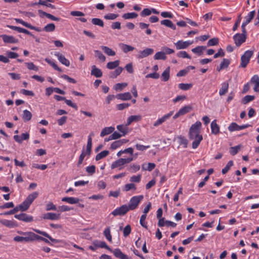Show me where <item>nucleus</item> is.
<instances>
[{
	"instance_id": "052dcab7",
	"label": "nucleus",
	"mask_w": 259,
	"mask_h": 259,
	"mask_svg": "<svg viewBox=\"0 0 259 259\" xmlns=\"http://www.w3.org/2000/svg\"><path fill=\"white\" fill-rule=\"evenodd\" d=\"M202 136L199 134H195V148L199 145L200 142L202 140Z\"/></svg>"
},
{
	"instance_id": "3c124183",
	"label": "nucleus",
	"mask_w": 259,
	"mask_h": 259,
	"mask_svg": "<svg viewBox=\"0 0 259 259\" xmlns=\"http://www.w3.org/2000/svg\"><path fill=\"white\" fill-rule=\"evenodd\" d=\"M92 23L95 25H98L100 27H103L104 26V22L103 21L99 19V18H93L92 19Z\"/></svg>"
},
{
	"instance_id": "f3484780",
	"label": "nucleus",
	"mask_w": 259,
	"mask_h": 259,
	"mask_svg": "<svg viewBox=\"0 0 259 259\" xmlns=\"http://www.w3.org/2000/svg\"><path fill=\"white\" fill-rule=\"evenodd\" d=\"M95 136L94 132H91L88 136L87 143V153L91 154L92 147V137Z\"/></svg>"
},
{
	"instance_id": "6e6552de",
	"label": "nucleus",
	"mask_w": 259,
	"mask_h": 259,
	"mask_svg": "<svg viewBox=\"0 0 259 259\" xmlns=\"http://www.w3.org/2000/svg\"><path fill=\"white\" fill-rule=\"evenodd\" d=\"M193 41H182L179 40L175 44L176 49L177 50L184 49L188 47L190 45L192 44Z\"/></svg>"
},
{
	"instance_id": "4468645a",
	"label": "nucleus",
	"mask_w": 259,
	"mask_h": 259,
	"mask_svg": "<svg viewBox=\"0 0 259 259\" xmlns=\"http://www.w3.org/2000/svg\"><path fill=\"white\" fill-rule=\"evenodd\" d=\"M124 164L123 158H119L112 163L111 168L113 169L115 168L119 167V169L120 170L122 168V166Z\"/></svg>"
},
{
	"instance_id": "5701e85b",
	"label": "nucleus",
	"mask_w": 259,
	"mask_h": 259,
	"mask_svg": "<svg viewBox=\"0 0 259 259\" xmlns=\"http://www.w3.org/2000/svg\"><path fill=\"white\" fill-rule=\"evenodd\" d=\"M171 115V114L165 115L161 118L158 119L156 121H155L153 125L154 126H157L161 124L163 122H164L165 121H166L167 119H168L170 117Z\"/></svg>"
},
{
	"instance_id": "412c9836",
	"label": "nucleus",
	"mask_w": 259,
	"mask_h": 259,
	"mask_svg": "<svg viewBox=\"0 0 259 259\" xmlns=\"http://www.w3.org/2000/svg\"><path fill=\"white\" fill-rule=\"evenodd\" d=\"M114 130V127L112 126L105 127L102 130L100 134V136L103 137L106 135L110 134L113 133Z\"/></svg>"
},
{
	"instance_id": "de8ad7c7",
	"label": "nucleus",
	"mask_w": 259,
	"mask_h": 259,
	"mask_svg": "<svg viewBox=\"0 0 259 259\" xmlns=\"http://www.w3.org/2000/svg\"><path fill=\"white\" fill-rule=\"evenodd\" d=\"M86 155H90L87 153V148L86 149L85 151L84 150H83L82 151L79 157L78 161L77 163V166H79L82 163L84 158Z\"/></svg>"
},
{
	"instance_id": "8fccbe9b",
	"label": "nucleus",
	"mask_w": 259,
	"mask_h": 259,
	"mask_svg": "<svg viewBox=\"0 0 259 259\" xmlns=\"http://www.w3.org/2000/svg\"><path fill=\"white\" fill-rule=\"evenodd\" d=\"M255 98L254 96L247 95L245 96L242 100V103L244 104H246L249 102L253 100Z\"/></svg>"
},
{
	"instance_id": "ddd939ff",
	"label": "nucleus",
	"mask_w": 259,
	"mask_h": 259,
	"mask_svg": "<svg viewBox=\"0 0 259 259\" xmlns=\"http://www.w3.org/2000/svg\"><path fill=\"white\" fill-rule=\"evenodd\" d=\"M116 98L122 101H127L131 100L132 96L130 93L126 92L124 93L118 94L116 95Z\"/></svg>"
},
{
	"instance_id": "c03bdc74",
	"label": "nucleus",
	"mask_w": 259,
	"mask_h": 259,
	"mask_svg": "<svg viewBox=\"0 0 259 259\" xmlns=\"http://www.w3.org/2000/svg\"><path fill=\"white\" fill-rule=\"evenodd\" d=\"M94 53L95 57L98 58L102 62H105L106 60L105 56L102 53V52L99 50H95Z\"/></svg>"
},
{
	"instance_id": "c9c22d12",
	"label": "nucleus",
	"mask_w": 259,
	"mask_h": 259,
	"mask_svg": "<svg viewBox=\"0 0 259 259\" xmlns=\"http://www.w3.org/2000/svg\"><path fill=\"white\" fill-rule=\"evenodd\" d=\"M141 118V117L140 115H132L128 118L126 125H130L133 121H138L140 120Z\"/></svg>"
},
{
	"instance_id": "20e7f679",
	"label": "nucleus",
	"mask_w": 259,
	"mask_h": 259,
	"mask_svg": "<svg viewBox=\"0 0 259 259\" xmlns=\"http://www.w3.org/2000/svg\"><path fill=\"white\" fill-rule=\"evenodd\" d=\"M129 209L127 207V205H122L120 207H118L114 209L112 212L111 214L114 216L117 215H125L128 211Z\"/></svg>"
},
{
	"instance_id": "aec40b11",
	"label": "nucleus",
	"mask_w": 259,
	"mask_h": 259,
	"mask_svg": "<svg viewBox=\"0 0 259 259\" xmlns=\"http://www.w3.org/2000/svg\"><path fill=\"white\" fill-rule=\"evenodd\" d=\"M211 133L214 135H217L220 132V127L217 124L215 120H214L211 123Z\"/></svg>"
},
{
	"instance_id": "7c9ffc66",
	"label": "nucleus",
	"mask_w": 259,
	"mask_h": 259,
	"mask_svg": "<svg viewBox=\"0 0 259 259\" xmlns=\"http://www.w3.org/2000/svg\"><path fill=\"white\" fill-rule=\"evenodd\" d=\"M123 70L122 67H117L115 71H112L110 73L109 76L110 78H114L119 75Z\"/></svg>"
},
{
	"instance_id": "0e129e2a",
	"label": "nucleus",
	"mask_w": 259,
	"mask_h": 259,
	"mask_svg": "<svg viewBox=\"0 0 259 259\" xmlns=\"http://www.w3.org/2000/svg\"><path fill=\"white\" fill-rule=\"evenodd\" d=\"M219 43V39L218 38H213L209 39L207 42L208 46H213L217 45Z\"/></svg>"
},
{
	"instance_id": "79ce46f5",
	"label": "nucleus",
	"mask_w": 259,
	"mask_h": 259,
	"mask_svg": "<svg viewBox=\"0 0 259 259\" xmlns=\"http://www.w3.org/2000/svg\"><path fill=\"white\" fill-rule=\"evenodd\" d=\"M138 17V14L136 13H127L122 15V18L124 19H130L136 18Z\"/></svg>"
},
{
	"instance_id": "680f3d73",
	"label": "nucleus",
	"mask_w": 259,
	"mask_h": 259,
	"mask_svg": "<svg viewBox=\"0 0 259 259\" xmlns=\"http://www.w3.org/2000/svg\"><path fill=\"white\" fill-rule=\"evenodd\" d=\"M131 227L130 225H126L123 229V236L124 237L128 236L131 232Z\"/></svg>"
},
{
	"instance_id": "338daca9",
	"label": "nucleus",
	"mask_w": 259,
	"mask_h": 259,
	"mask_svg": "<svg viewBox=\"0 0 259 259\" xmlns=\"http://www.w3.org/2000/svg\"><path fill=\"white\" fill-rule=\"evenodd\" d=\"M152 11L151 10L148 8H145L141 12L140 15L142 17H145L150 15Z\"/></svg>"
},
{
	"instance_id": "f03ea898",
	"label": "nucleus",
	"mask_w": 259,
	"mask_h": 259,
	"mask_svg": "<svg viewBox=\"0 0 259 259\" xmlns=\"http://www.w3.org/2000/svg\"><path fill=\"white\" fill-rule=\"evenodd\" d=\"M253 54V52L252 51L248 50L245 51L241 57V63L239 67L245 68L249 63L250 59Z\"/></svg>"
},
{
	"instance_id": "2f4dec72",
	"label": "nucleus",
	"mask_w": 259,
	"mask_h": 259,
	"mask_svg": "<svg viewBox=\"0 0 259 259\" xmlns=\"http://www.w3.org/2000/svg\"><path fill=\"white\" fill-rule=\"evenodd\" d=\"M0 223H1L5 226L9 228H13L16 226L15 222L10 220H2L0 221Z\"/></svg>"
},
{
	"instance_id": "603ef678",
	"label": "nucleus",
	"mask_w": 259,
	"mask_h": 259,
	"mask_svg": "<svg viewBox=\"0 0 259 259\" xmlns=\"http://www.w3.org/2000/svg\"><path fill=\"white\" fill-rule=\"evenodd\" d=\"M233 161L232 160L229 161L225 167L222 169V172L223 174H226L230 169V167L233 166Z\"/></svg>"
},
{
	"instance_id": "ea45409f",
	"label": "nucleus",
	"mask_w": 259,
	"mask_h": 259,
	"mask_svg": "<svg viewBox=\"0 0 259 259\" xmlns=\"http://www.w3.org/2000/svg\"><path fill=\"white\" fill-rule=\"evenodd\" d=\"M154 58L155 60H165L166 58V56L165 54V53L163 52H158L156 53L154 56Z\"/></svg>"
},
{
	"instance_id": "dca6fc26",
	"label": "nucleus",
	"mask_w": 259,
	"mask_h": 259,
	"mask_svg": "<svg viewBox=\"0 0 259 259\" xmlns=\"http://www.w3.org/2000/svg\"><path fill=\"white\" fill-rule=\"evenodd\" d=\"M114 255L119 259H130L126 255L123 253L119 248L115 249L112 250Z\"/></svg>"
},
{
	"instance_id": "bb28decb",
	"label": "nucleus",
	"mask_w": 259,
	"mask_h": 259,
	"mask_svg": "<svg viewBox=\"0 0 259 259\" xmlns=\"http://www.w3.org/2000/svg\"><path fill=\"white\" fill-rule=\"evenodd\" d=\"M229 83L227 82H224L222 84V87L219 91V94L221 96L226 94L228 90Z\"/></svg>"
},
{
	"instance_id": "774afa93",
	"label": "nucleus",
	"mask_w": 259,
	"mask_h": 259,
	"mask_svg": "<svg viewBox=\"0 0 259 259\" xmlns=\"http://www.w3.org/2000/svg\"><path fill=\"white\" fill-rule=\"evenodd\" d=\"M121 142L120 141H119V140L115 141L111 144L110 146V148L113 150H115L121 146Z\"/></svg>"
},
{
	"instance_id": "c85d7f7f",
	"label": "nucleus",
	"mask_w": 259,
	"mask_h": 259,
	"mask_svg": "<svg viewBox=\"0 0 259 259\" xmlns=\"http://www.w3.org/2000/svg\"><path fill=\"white\" fill-rule=\"evenodd\" d=\"M38 195V193L37 192H33L32 193L29 194L27 198H26L25 200L28 202V203L30 204H31L32 202L34 201V200L37 197Z\"/></svg>"
},
{
	"instance_id": "58836bf2",
	"label": "nucleus",
	"mask_w": 259,
	"mask_h": 259,
	"mask_svg": "<svg viewBox=\"0 0 259 259\" xmlns=\"http://www.w3.org/2000/svg\"><path fill=\"white\" fill-rule=\"evenodd\" d=\"M109 153L108 150H104L100 153H98L95 158L96 160L98 161L105 157H106Z\"/></svg>"
},
{
	"instance_id": "4c0bfd02",
	"label": "nucleus",
	"mask_w": 259,
	"mask_h": 259,
	"mask_svg": "<svg viewBox=\"0 0 259 259\" xmlns=\"http://www.w3.org/2000/svg\"><path fill=\"white\" fill-rule=\"evenodd\" d=\"M137 189L136 186L135 184L132 183L130 184H127L124 185L123 188V191L127 192L130 190H136Z\"/></svg>"
},
{
	"instance_id": "0eeeda50",
	"label": "nucleus",
	"mask_w": 259,
	"mask_h": 259,
	"mask_svg": "<svg viewBox=\"0 0 259 259\" xmlns=\"http://www.w3.org/2000/svg\"><path fill=\"white\" fill-rule=\"evenodd\" d=\"M250 125L248 124H243L242 125H238L235 122L231 123L228 127V130L230 132H233L235 131H240L246 128L249 127Z\"/></svg>"
},
{
	"instance_id": "39448f33",
	"label": "nucleus",
	"mask_w": 259,
	"mask_h": 259,
	"mask_svg": "<svg viewBox=\"0 0 259 259\" xmlns=\"http://www.w3.org/2000/svg\"><path fill=\"white\" fill-rule=\"evenodd\" d=\"M247 35L241 34L236 33L233 36V39L237 47L240 46L246 40Z\"/></svg>"
},
{
	"instance_id": "72a5a7b5",
	"label": "nucleus",
	"mask_w": 259,
	"mask_h": 259,
	"mask_svg": "<svg viewBox=\"0 0 259 259\" xmlns=\"http://www.w3.org/2000/svg\"><path fill=\"white\" fill-rule=\"evenodd\" d=\"M177 139L180 145H183L184 148L187 147L188 144V140L186 138L182 136H179L177 137Z\"/></svg>"
},
{
	"instance_id": "e2e57ef3",
	"label": "nucleus",
	"mask_w": 259,
	"mask_h": 259,
	"mask_svg": "<svg viewBox=\"0 0 259 259\" xmlns=\"http://www.w3.org/2000/svg\"><path fill=\"white\" fill-rule=\"evenodd\" d=\"M206 49V47L205 46H198L195 47V54L200 55Z\"/></svg>"
},
{
	"instance_id": "a18cd8bd",
	"label": "nucleus",
	"mask_w": 259,
	"mask_h": 259,
	"mask_svg": "<svg viewBox=\"0 0 259 259\" xmlns=\"http://www.w3.org/2000/svg\"><path fill=\"white\" fill-rule=\"evenodd\" d=\"M45 61L46 62H47L49 64H50V65H51L53 68L56 70H58L59 71V72H62V70L59 68L57 64H56L54 62L51 61L50 59H49V58H46L45 59Z\"/></svg>"
},
{
	"instance_id": "cd10ccee",
	"label": "nucleus",
	"mask_w": 259,
	"mask_h": 259,
	"mask_svg": "<svg viewBox=\"0 0 259 259\" xmlns=\"http://www.w3.org/2000/svg\"><path fill=\"white\" fill-rule=\"evenodd\" d=\"M160 23L161 25H165V26L170 28L174 30L176 28V26L172 23V22L168 19H165L161 21Z\"/></svg>"
},
{
	"instance_id": "7ed1b4c3",
	"label": "nucleus",
	"mask_w": 259,
	"mask_h": 259,
	"mask_svg": "<svg viewBox=\"0 0 259 259\" xmlns=\"http://www.w3.org/2000/svg\"><path fill=\"white\" fill-rule=\"evenodd\" d=\"M143 195L133 196L130 200L129 204L127 205L129 210L135 209L140 202L143 199Z\"/></svg>"
},
{
	"instance_id": "4d7b16f0",
	"label": "nucleus",
	"mask_w": 259,
	"mask_h": 259,
	"mask_svg": "<svg viewBox=\"0 0 259 259\" xmlns=\"http://www.w3.org/2000/svg\"><path fill=\"white\" fill-rule=\"evenodd\" d=\"M25 64L29 70H35L36 71L38 70V67L35 66L32 62H26Z\"/></svg>"
},
{
	"instance_id": "a878e982",
	"label": "nucleus",
	"mask_w": 259,
	"mask_h": 259,
	"mask_svg": "<svg viewBox=\"0 0 259 259\" xmlns=\"http://www.w3.org/2000/svg\"><path fill=\"white\" fill-rule=\"evenodd\" d=\"M127 126L126 125H123L122 124L117 126V129L120 132L122 136H124L128 133V131Z\"/></svg>"
},
{
	"instance_id": "13d9d810",
	"label": "nucleus",
	"mask_w": 259,
	"mask_h": 259,
	"mask_svg": "<svg viewBox=\"0 0 259 259\" xmlns=\"http://www.w3.org/2000/svg\"><path fill=\"white\" fill-rule=\"evenodd\" d=\"M230 63V61L229 59H223L222 62L221 63V69H224L227 68Z\"/></svg>"
},
{
	"instance_id": "6ab92c4d",
	"label": "nucleus",
	"mask_w": 259,
	"mask_h": 259,
	"mask_svg": "<svg viewBox=\"0 0 259 259\" xmlns=\"http://www.w3.org/2000/svg\"><path fill=\"white\" fill-rule=\"evenodd\" d=\"M43 218L44 219L56 220L59 219V214L52 212H48L44 215Z\"/></svg>"
},
{
	"instance_id": "c756f323",
	"label": "nucleus",
	"mask_w": 259,
	"mask_h": 259,
	"mask_svg": "<svg viewBox=\"0 0 259 259\" xmlns=\"http://www.w3.org/2000/svg\"><path fill=\"white\" fill-rule=\"evenodd\" d=\"M194 69V66H188L185 69L181 70L179 72H178V73L177 74V76L178 77L184 76L188 73V72L189 71V70L190 69Z\"/></svg>"
},
{
	"instance_id": "bf43d9fd",
	"label": "nucleus",
	"mask_w": 259,
	"mask_h": 259,
	"mask_svg": "<svg viewBox=\"0 0 259 259\" xmlns=\"http://www.w3.org/2000/svg\"><path fill=\"white\" fill-rule=\"evenodd\" d=\"M118 17V14L110 13L107 15H105L104 16V19L106 20H115Z\"/></svg>"
},
{
	"instance_id": "4be33fe9",
	"label": "nucleus",
	"mask_w": 259,
	"mask_h": 259,
	"mask_svg": "<svg viewBox=\"0 0 259 259\" xmlns=\"http://www.w3.org/2000/svg\"><path fill=\"white\" fill-rule=\"evenodd\" d=\"M62 201L69 204H76L78 203L79 199L75 197H63L62 199Z\"/></svg>"
},
{
	"instance_id": "69168bd1",
	"label": "nucleus",
	"mask_w": 259,
	"mask_h": 259,
	"mask_svg": "<svg viewBox=\"0 0 259 259\" xmlns=\"http://www.w3.org/2000/svg\"><path fill=\"white\" fill-rule=\"evenodd\" d=\"M141 180V175L133 176L131 177L130 181L133 183H139Z\"/></svg>"
},
{
	"instance_id": "473e14b6",
	"label": "nucleus",
	"mask_w": 259,
	"mask_h": 259,
	"mask_svg": "<svg viewBox=\"0 0 259 259\" xmlns=\"http://www.w3.org/2000/svg\"><path fill=\"white\" fill-rule=\"evenodd\" d=\"M30 205V204L25 200L22 204L17 206L18 208L19 211L21 210L22 211H24L28 209Z\"/></svg>"
},
{
	"instance_id": "a19ab883",
	"label": "nucleus",
	"mask_w": 259,
	"mask_h": 259,
	"mask_svg": "<svg viewBox=\"0 0 259 259\" xmlns=\"http://www.w3.org/2000/svg\"><path fill=\"white\" fill-rule=\"evenodd\" d=\"M104 236L106 239L110 242H112V236L110 234V228L109 227L106 228L103 232Z\"/></svg>"
},
{
	"instance_id": "f257e3e1",
	"label": "nucleus",
	"mask_w": 259,
	"mask_h": 259,
	"mask_svg": "<svg viewBox=\"0 0 259 259\" xmlns=\"http://www.w3.org/2000/svg\"><path fill=\"white\" fill-rule=\"evenodd\" d=\"M27 235H23L22 236H16L14 238V240L17 242L28 243L34 241L35 233L31 232H27Z\"/></svg>"
},
{
	"instance_id": "49530a36",
	"label": "nucleus",
	"mask_w": 259,
	"mask_h": 259,
	"mask_svg": "<svg viewBox=\"0 0 259 259\" xmlns=\"http://www.w3.org/2000/svg\"><path fill=\"white\" fill-rule=\"evenodd\" d=\"M255 14V11H252L249 13V14L245 17V20L244 22L246 24H248L254 18Z\"/></svg>"
},
{
	"instance_id": "a211bd4d",
	"label": "nucleus",
	"mask_w": 259,
	"mask_h": 259,
	"mask_svg": "<svg viewBox=\"0 0 259 259\" xmlns=\"http://www.w3.org/2000/svg\"><path fill=\"white\" fill-rule=\"evenodd\" d=\"M91 75L96 77H101L102 76V72L101 69L96 67L95 65L92 67Z\"/></svg>"
},
{
	"instance_id": "1a4fd4ad",
	"label": "nucleus",
	"mask_w": 259,
	"mask_h": 259,
	"mask_svg": "<svg viewBox=\"0 0 259 259\" xmlns=\"http://www.w3.org/2000/svg\"><path fill=\"white\" fill-rule=\"evenodd\" d=\"M14 217L16 219L25 222H31L33 221V217L23 213L19 214H15Z\"/></svg>"
},
{
	"instance_id": "9b49d317",
	"label": "nucleus",
	"mask_w": 259,
	"mask_h": 259,
	"mask_svg": "<svg viewBox=\"0 0 259 259\" xmlns=\"http://www.w3.org/2000/svg\"><path fill=\"white\" fill-rule=\"evenodd\" d=\"M55 55L57 57L58 60L63 65H65L66 66H69L70 65V62L67 59L64 55H63L62 54L56 52L55 54Z\"/></svg>"
},
{
	"instance_id": "b1692460",
	"label": "nucleus",
	"mask_w": 259,
	"mask_h": 259,
	"mask_svg": "<svg viewBox=\"0 0 259 259\" xmlns=\"http://www.w3.org/2000/svg\"><path fill=\"white\" fill-rule=\"evenodd\" d=\"M100 48L104 51V52L108 56H114L116 54L114 51L108 47L102 46L100 47Z\"/></svg>"
},
{
	"instance_id": "6e6d98bb",
	"label": "nucleus",
	"mask_w": 259,
	"mask_h": 259,
	"mask_svg": "<svg viewBox=\"0 0 259 259\" xmlns=\"http://www.w3.org/2000/svg\"><path fill=\"white\" fill-rule=\"evenodd\" d=\"M127 85V83H118L114 85V89L116 91H122V89Z\"/></svg>"
},
{
	"instance_id": "5fc2aeb1",
	"label": "nucleus",
	"mask_w": 259,
	"mask_h": 259,
	"mask_svg": "<svg viewBox=\"0 0 259 259\" xmlns=\"http://www.w3.org/2000/svg\"><path fill=\"white\" fill-rule=\"evenodd\" d=\"M240 149V145L236 146L234 147H231L230 148L229 152L231 155H235L238 152V151H239Z\"/></svg>"
},
{
	"instance_id": "09e8293b",
	"label": "nucleus",
	"mask_w": 259,
	"mask_h": 259,
	"mask_svg": "<svg viewBox=\"0 0 259 259\" xmlns=\"http://www.w3.org/2000/svg\"><path fill=\"white\" fill-rule=\"evenodd\" d=\"M179 88L184 91L188 90L193 87L192 83H179Z\"/></svg>"
},
{
	"instance_id": "2eb2a0df",
	"label": "nucleus",
	"mask_w": 259,
	"mask_h": 259,
	"mask_svg": "<svg viewBox=\"0 0 259 259\" xmlns=\"http://www.w3.org/2000/svg\"><path fill=\"white\" fill-rule=\"evenodd\" d=\"M250 82L254 84L253 90L255 92H259V77L257 75H253L251 78Z\"/></svg>"
},
{
	"instance_id": "f8f14e48",
	"label": "nucleus",
	"mask_w": 259,
	"mask_h": 259,
	"mask_svg": "<svg viewBox=\"0 0 259 259\" xmlns=\"http://www.w3.org/2000/svg\"><path fill=\"white\" fill-rule=\"evenodd\" d=\"M34 231L39 234H40L47 238H48L49 240H50L53 243H60L61 242V240H58V239H54L49 234H48L47 232H44V231H41L39 230H37V229H34Z\"/></svg>"
},
{
	"instance_id": "423d86ee",
	"label": "nucleus",
	"mask_w": 259,
	"mask_h": 259,
	"mask_svg": "<svg viewBox=\"0 0 259 259\" xmlns=\"http://www.w3.org/2000/svg\"><path fill=\"white\" fill-rule=\"evenodd\" d=\"M154 52V50L151 48H146L143 51H140L138 52V54L136 55V57L138 59H142L146 58L149 55H152Z\"/></svg>"
},
{
	"instance_id": "9d476101",
	"label": "nucleus",
	"mask_w": 259,
	"mask_h": 259,
	"mask_svg": "<svg viewBox=\"0 0 259 259\" xmlns=\"http://www.w3.org/2000/svg\"><path fill=\"white\" fill-rule=\"evenodd\" d=\"M5 43L16 44L18 42V39L15 38L13 36L3 34L0 36Z\"/></svg>"
},
{
	"instance_id": "864d4df0",
	"label": "nucleus",
	"mask_w": 259,
	"mask_h": 259,
	"mask_svg": "<svg viewBox=\"0 0 259 259\" xmlns=\"http://www.w3.org/2000/svg\"><path fill=\"white\" fill-rule=\"evenodd\" d=\"M192 110V107L191 106H186L181 109L177 113H186L190 112Z\"/></svg>"
},
{
	"instance_id": "f704fd0d",
	"label": "nucleus",
	"mask_w": 259,
	"mask_h": 259,
	"mask_svg": "<svg viewBox=\"0 0 259 259\" xmlns=\"http://www.w3.org/2000/svg\"><path fill=\"white\" fill-rule=\"evenodd\" d=\"M169 72H170V69L169 67L167 68L161 74V77L162 80L163 81H167L169 78Z\"/></svg>"
},
{
	"instance_id": "37998d69",
	"label": "nucleus",
	"mask_w": 259,
	"mask_h": 259,
	"mask_svg": "<svg viewBox=\"0 0 259 259\" xmlns=\"http://www.w3.org/2000/svg\"><path fill=\"white\" fill-rule=\"evenodd\" d=\"M55 29V25L54 23H49L45 26L43 30L47 32H53Z\"/></svg>"
},
{
	"instance_id": "e433bc0d",
	"label": "nucleus",
	"mask_w": 259,
	"mask_h": 259,
	"mask_svg": "<svg viewBox=\"0 0 259 259\" xmlns=\"http://www.w3.org/2000/svg\"><path fill=\"white\" fill-rule=\"evenodd\" d=\"M119 61L116 60L113 62H109L107 64V68L109 69H113L117 67L119 65Z\"/></svg>"
},
{
	"instance_id": "393cba45",
	"label": "nucleus",
	"mask_w": 259,
	"mask_h": 259,
	"mask_svg": "<svg viewBox=\"0 0 259 259\" xmlns=\"http://www.w3.org/2000/svg\"><path fill=\"white\" fill-rule=\"evenodd\" d=\"M119 46L121 49L122 50V51L125 53H127L128 52L133 51L135 49V48L133 47L124 44H120L119 45Z\"/></svg>"
}]
</instances>
